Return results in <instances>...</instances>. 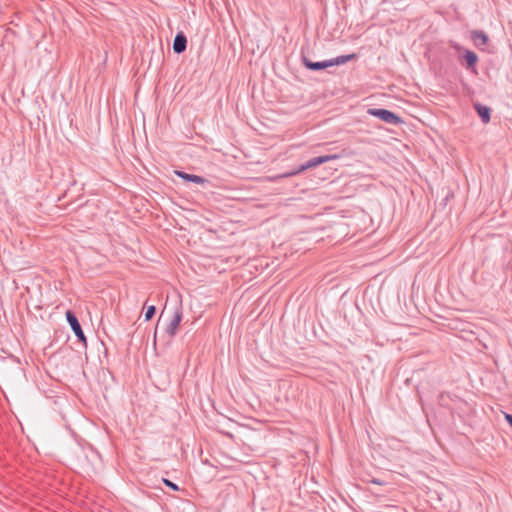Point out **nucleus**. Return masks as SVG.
I'll return each mask as SVG.
<instances>
[{
    "label": "nucleus",
    "instance_id": "2eb2a0df",
    "mask_svg": "<svg viewBox=\"0 0 512 512\" xmlns=\"http://www.w3.org/2000/svg\"><path fill=\"white\" fill-rule=\"evenodd\" d=\"M163 314H164V311H161V314H160V316H159V319H162Z\"/></svg>",
    "mask_w": 512,
    "mask_h": 512
},
{
    "label": "nucleus",
    "instance_id": "ddd939ff",
    "mask_svg": "<svg viewBox=\"0 0 512 512\" xmlns=\"http://www.w3.org/2000/svg\"><path fill=\"white\" fill-rule=\"evenodd\" d=\"M370 483L376 484V485H385L386 482L384 480L378 479V478H372L369 480Z\"/></svg>",
    "mask_w": 512,
    "mask_h": 512
},
{
    "label": "nucleus",
    "instance_id": "20e7f679",
    "mask_svg": "<svg viewBox=\"0 0 512 512\" xmlns=\"http://www.w3.org/2000/svg\"><path fill=\"white\" fill-rule=\"evenodd\" d=\"M65 315H66L67 322L71 326V329L73 330L78 341L86 345V336L82 330V327H81L75 313L71 310H67Z\"/></svg>",
    "mask_w": 512,
    "mask_h": 512
},
{
    "label": "nucleus",
    "instance_id": "39448f33",
    "mask_svg": "<svg viewBox=\"0 0 512 512\" xmlns=\"http://www.w3.org/2000/svg\"><path fill=\"white\" fill-rule=\"evenodd\" d=\"M182 320V312L181 310H176L173 318L169 322V324L165 327V332L169 335V337H174L176 334V330L180 325Z\"/></svg>",
    "mask_w": 512,
    "mask_h": 512
},
{
    "label": "nucleus",
    "instance_id": "6e6552de",
    "mask_svg": "<svg viewBox=\"0 0 512 512\" xmlns=\"http://www.w3.org/2000/svg\"><path fill=\"white\" fill-rule=\"evenodd\" d=\"M474 108L483 123L486 124L490 121L491 109L488 106L482 105L480 103H475Z\"/></svg>",
    "mask_w": 512,
    "mask_h": 512
},
{
    "label": "nucleus",
    "instance_id": "9d476101",
    "mask_svg": "<svg viewBox=\"0 0 512 512\" xmlns=\"http://www.w3.org/2000/svg\"><path fill=\"white\" fill-rule=\"evenodd\" d=\"M463 59L466 62L465 66L467 69L475 70V66L478 61V56L475 52L466 50L465 53L463 54Z\"/></svg>",
    "mask_w": 512,
    "mask_h": 512
},
{
    "label": "nucleus",
    "instance_id": "f257e3e1",
    "mask_svg": "<svg viewBox=\"0 0 512 512\" xmlns=\"http://www.w3.org/2000/svg\"><path fill=\"white\" fill-rule=\"evenodd\" d=\"M355 58H356V54L353 53V54H348V55H340L336 58H332V59L325 60V61L314 62V61L310 60L308 57L303 55L302 63L308 70L320 71V70H323V69H326V68H329V67H332L335 65L345 64Z\"/></svg>",
    "mask_w": 512,
    "mask_h": 512
},
{
    "label": "nucleus",
    "instance_id": "7ed1b4c3",
    "mask_svg": "<svg viewBox=\"0 0 512 512\" xmlns=\"http://www.w3.org/2000/svg\"><path fill=\"white\" fill-rule=\"evenodd\" d=\"M337 158H338L337 155H323V156L314 157V158L308 160L307 162H305L304 164L300 165V167L296 171L288 173V174H284L283 177L296 175V174L303 172L307 169L316 167L318 165L324 164L330 160H334Z\"/></svg>",
    "mask_w": 512,
    "mask_h": 512
},
{
    "label": "nucleus",
    "instance_id": "0eeeda50",
    "mask_svg": "<svg viewBox=\"0 0 512 512\" xmlns=\"http://www.w3.org/2000/svg\"><path fill=\"white\" fill-rule=\"evenodd\" d=\"M175 174L178 177H180L183 180L188 181V182H193V183L200 184V185L208 183V180L206 178H203V177L195 175V174H189L184 171H175Z\"/></svg>",
    "mask_w": 512,
    "mask_h": 512
},
{
    "label": "nucleus",
    "instance_id": "423d86ee",
    "mask_svg": "<svg viewBox=\"0 0 512 512\" xmlns=\"http://www.w3.org/2000/svg\"><path fill=\"white\" fill-rule=\"evenodd\" d=\"M186 48H187L186 35L182 31H179L176 34L174 41H173V51L176 54H181L186 50Z\"/></svg>",
    "mask_w": 512,
    "mask_h": 512
},
{
    "label": "nucleus",
    "instance_id": "f03ea898",
    "mask_svg": "<svg viewBox=\"0 0 512 512\" xmlns=\"http://www.w3.org/2000/svg\"><path fill=\"white\" fill-rule=\"evenodd\" d=\"M367 113L371 116H374L385 123L392 125H399L403 123V120L400 116L395 114L394 112L383 109V108H369Z\"/></svg>",
    "mask_w": 512,
    "mask_h": 512
},
{
    "label": "nucleus",
    "instance_id": "1a4fd4ad",
    "mask_svg": "<svg viewBox=\"0 0 512 512\" xmlns=\"http://www.w3.org/2000/svg\"><path fill=\"white\" fill-rule=\"evenodd\" d=\"M471 39L477 47H481L487 44L488 35L482 30L471 31Z\"/></svg>",
    "mask_w": 512,
    "mask_h": 512
},
{
    "label": "nucleus",
    "instance_id": "dca6fc26",
    "mask_svg": "<svg viewBox=\"0 0 512 512\" xmlns=\"http://www.w3.org/2000/svg\"><path fill=\"white\" fill-rule=\"evenodd\" d=\"M163 314H164V311H161V314H160V316H159V319H162Z\"/></svg>",
    "mask_w": 512,
    "mask_h": 512
},
{
    "label": "nucleus",
    "instance_id": "9b49d317",
    "mask_svg": "<svg viewBox=\"0 0 512 512\" xmlns=\"http://www.w3.org/2000/svg\"><path fill=\"white\" fill-rule=\"evenodd\" d=\"M155 313H156V307L154 305L148 306L146 308V311L144 314L145 321L151 320L154 317Z\"/></svg>",
    "mask_w": 512,
    "mask_h": 512
},
{
    "label": "nucleus",
    "instance_id": "4468645a",
    "mask_svg": "<svg viewBox=\"0 0 512 512\" xmlns=\"http://www.w3.org/2000/svg\"><path fill=\"white\" fill-rule=\"evenodd\" d=\"M504 417L506 421L509 423V425L512 427V414L504 413Z\"/></svg>",
    "mask_w": 512,
    "mask_h": 512
},
{
    "label": "nucleus",
    "instance_id": "f8f14e48",
    "mask_svg": "<svg viewBox=\"0 0 512 512\" xmlns=\"http://www.w3.org/2000/svg\"><path fill=\"white\" fill-rule=\"evenodd\" d=\"M162 482L164 483V485L166 487L170 488L171 490L179 491V486L177 484H175L174 482H172L171 480H169L167 478H163Z\"/></svg>",
    "mask_w": 512,
    "mask_h": 512
},
{
    "label": "nucleus",
    "instance_id": "f3484780",
    "mask_svg": "<svg viewBox=\"0 0 512 512\" xmlns=\"http://www.w3.org/2000/svg\"><path fill=\"white\" fill-rule=\"evenodd\" d=\"M163 314H164V311H161V314H160V316H159V319H162Z\"/></svg>",
    "mask_w": 512,
    "mask_h": 512
}]
</instances>
